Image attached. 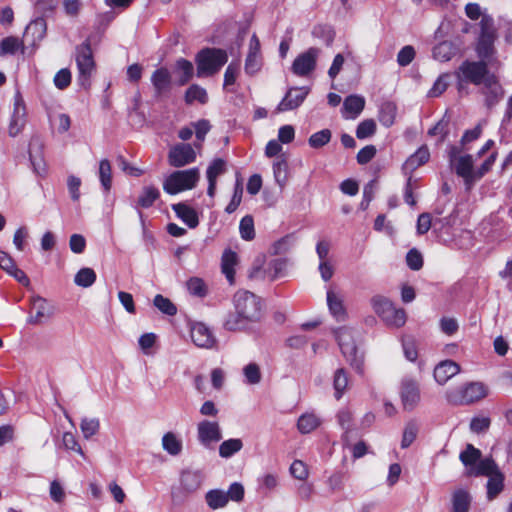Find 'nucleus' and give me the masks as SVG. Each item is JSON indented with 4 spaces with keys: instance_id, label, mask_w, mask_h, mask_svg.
I'll use <instances>...</instances> for the list:
<instances>
[{
    "instance_id": "13",
    "label": "nucleus",
    "mask_w": 512,
    "mask_h": 512,
    "mask_svg": "<svg viewBox=\"0 0 512 512\" xmlns=\"http://www.w3.org/2000/svg\"><path fill=\"white\" fill-rule=\"evenodd\" d=\"M400 398L403 409L412 411L420 402V389L417 381L405 379L401 383Z\"/></svg>"
},
{
    "instance_id": "18",
    "label": "nucleus",
    "mask_w": 512,
    "mask_h": 512,
    "mask_svg": "<svg viewBox=\"0 0 512 512\" xmlns=\"http://www.w3.org/2000/svg\"><path fill=\"white\" fill-rule=\"evenodd\" d=\"M460 372V365L453 360H444L434 368V378L437 383L444 385L448 380Z\"/></svg>"
},
{
    "instance_id": "17",
    "label": "nucleus",
    "mask_w": 512,
    "mask_h": 512,
    "mask_svg": "<svg viewBox=\"0 0 512 512\" xmlns=\"http://www.w3.org/2000/svg\"><path fill=\"white\" fill-rule=\"evenodd\" d=\"M151 83L157 96L169 92L172 85L170 71L166 67L157 68L151 75Z\"/></svg>"
},
{
    "instance_id": "16",
    "label": "nucleus",
    "mask_w": 512,
    "mask_h": 512,
    "mask_svg": "<svg viewBox=\"0 0 512 512\" xmlns=\"http://www.w3.org/2000/svg\"><path fill=\"white\" fill-rule=\"evenodd\" d=\"M26 107L23 98L17 94L14 99V110L9 125V134L16 136L25 124Z\"/></svg>"
},
{
    "instance_id": "25",
    "label": "nucleus",
    "mask_w": 512,
    "mask_h": 512,
    "mask_svg": "<svg viewBox=\"0 0 512 512\" xmlns=\"http://www.w3.org/2000/svg\"><path fill=\"white\" fill-rule=\"evenodd\" d=\"M455 172L458 176L462 177L466 185L473 183L474 170L473 159L470 154L460 156L455 165Z\"/></svg>"
},
{
    "instance_id": "8",
    "label": "nucleus",
    "mask_w": 512,
    "mask_h": 512,
    "mask_svg": "<svg viewBox=\"0 0 512 512\" xmlns=\"http://www.w3.org/2000/svg\"><path fill=\"white\" fill-rule=\"evenodd\" d=\"M76 64L79 71V81L82 85L88 82L93 70L95 69V61L89 39L76 47Z\"/></svg>"
},
{
    "instance_id": "11",
    "label": "nucleus",
    "mask_w": 512,
    "mask_h": 512,
    "mask_svg": "<svg viewBox=\"0 0 512 512\" xmlns=\"http://www.w3.org/2000/svg\"><path fill=\"white\" fill-rule=\"evenodd\" d=\"M309 93L310 88L307 86L289 88L278 104L277 112H286L300 107Z\"/></svg>"
},
{
    "instance_id": "58",
    "label": "nucleus",
    "mask_w": 512,
    "mask_h": 512,
    "mask_svg": "<svg viewBox=\"0 0 512 512\" xmlns=\"http://www.w3.org/2000/svg\"><path fill=\"white\" fill-rule=\"evenodd\" d=\"M72 81V75L68 68L60 69L54 76L53 82L54 85L59 90H64L70 86Z\"/></svg>"
},
{
    "instance_id": "21",
    "label": "nucleus",
    "mask_w": 512,
    "mask_h": 512,
    "mask_svg": "<svg viewBox=\"0 0 512 512\" xmlns=\"http://www.w3.org/2000/svg\"><path fill=\"white\" fill-rule=\"evenodd\" d=\"M237 264V253L231 249H225L221 257V271L230 285L235 284V266Z\"/></svg>"
},
{
    "instance_id": "63",
    "label": "nucleus",
    "mask_w": 512,
    "mask_h": 512,
    "mask_svg": "<svg viewBox=\"0 0 512 512\" xmlns=\"http://www.w3.org/2000/svg\"><path fill=\"white\" fill-rule=\"evenodd\" d=\"M480 35L497 37L494 19L489 15H483L480 20Z\"/></svg>"
},
{
    "instance_id": "24",
    "label": "nucleus",
    "mask_w": 512,
    "mask_h": 512,
    "mask_svg": "<svg viewBox=\"0 0 512 512\" xmlns=\"http://www.w3.org/2000/svg\"><path fill=\"white\" fill-rule=\"evenodd\" d=\"M430 159V151L427 145L419 147L403 164L404 171L413 172L420 166L426 164Z\"/></svg>"
},
{
    "instance_id": "53",
    "label": "nucleus",
    "mask_w": 512,
    "mask_h": 512,
    "mask_svg": "<svg viewBox=\"0 0 512 512\" xmlns=\"http://www.w3.org/2000/svg\"><path fill=\"white\" fill-rule=\"evenodd\" d=\"M371 306L374 312L382 319L384 314H387V310L393 305V303L382 295H375L370 300Z\"/></svg>"
},
{
    "instance_id": "59",
    "label": "nucleus",
    "mask_w": 512,
    "mask_h": 512,
    "mask_svg": "<svg viewBox=\"0 0 512 512\" xmlns=\"http://www.w3.org/2000/svg\"><path fill=\"white\" fill-rule=\"evenodd\" d=\"M416 56V51L413 46H404L397 54V63L401 67H406L412 63Z\"/></svg>"
},
{
    "instance_id": "28",
    "label": "nucleus",
    "mask_w": 512,
    "mask_h": 512,
    "mask_svg": "<svg viewBox=\"0 0 512 512\" xmlns=\"http://www.w3.org/2000/svg\"><path fill=\"white\" fill-rule=\"evenodd\" d=\"M327 305L330 313L337 321H344L347 318V312L343 304V300L331 290L327 292Z\"/></svg>"
},
{
    "instance_id": "3",
    "label": "nucleus",
    "mask_w": 512,
    "mask_h": 512,
    "mask_svg": "<svg viewBox=\"0 0 512 512\" xmlns=\"http://www.w3.org/2000/svg\"><path fill=\"white\" fill-rule=\"evenodd\" d=\"M488 387L482 382H468L461 387L447 390L446 401L454 406L469 405L484 399Z\"/></svg>"
},
{
    "instance_id": "37",
    "label": "nucleus",
    "mask_w": 512,
    "mask_h": 512,
    "mask_svg": "<svg viewBox=\"0 0 512 512\" xmlns=\"http://www.w3.org/2000/svg\"><path fill=\"white\" fill-rule=\"evenodd\" d=\"M202 484V478L200 473L186 471L181 475V485L187 492H194L200 488Z\"/></svg>"
},
{
    "instance_id": "14",
    "label": "nucleus",
    "mask_w": 512,
    "mask_h": 512,
    "mask_svg": "<svg viewBox=\"0 0 512 512\" xmlns=\"http://www.w3.org/2000/svg\"><path fill=\"white\" fill-rule=\"evenodd\" d=\"M54 313L53 306L40 296L32 299L31 313L27 318V323L32 325L42 324L49 319Z\"/></svg>"
},
{
    "instance_id": "62",
    "label": "nucleus",
    "mask_w": 512,
    "mask_h": 512,
    "mask_svg": "<svg viewBox=\"0 0 512 512\" xmlns=\"http://www.w3.org/2000/svg\"><path fill=\"white\" fill-rule=\"evenodd\" d=\"M262 65V58L261 55H255V54H247L246 60H245V72L248 75H254L256 74Z\"/></svg>"
},
{
    "instance_id": "32",
    "label": "nucleus",
    "mask_w": 512,
    "mask_h": 512,
    "mask_svg": "<svg viewBox=\"0 0 512 512\" xmlns=\"http://www.w3.org/2000/svg\"><path fill=\"white\" fill-rule=\"evenodd\" d=\"M382 320L388 325L392 327H402L406 323V312L402 308H395L392 305L388 310L387 314H384Z\"/></svg>"
},
{
    "instance_id": "45",
    "label": "nucleus",
    "mask_w": 512,
    "mask_h": 512,
    "mask_svg": "<svg viewBox=\"0 0 512 512\" xmlns=\"http://www.w3.org/2000/svg\"><path fill=\"white\" fill-rule=\"evenodd\" d=\"M153 305L161 311L163 314L168 316H174L177 314L176 305L167 297L161 294H157L153 299Z\"/></svg>"
},
{
    "instance_id": "40",
    "label": "nucleus",
    "mask_w": 512,
    "mask_h": 512,
    "mask_svg": "<svg viewBox=\"0 0 512 512\" xmlns=\"http://www.w3.org/2000/svg\"><path fill=\"white\" fill-rule=\"evenodd\" d=\"M160 197L159 190L154 186L144 187L138 198L137 204L141 208L147 209Z\"/></svg>"
},
{
    "instance_id": "19",
    "label": "nucleus",
    "mask_w": 512,
    "mask_h": 512,
    "mask_svg": "<svg viewBox=\"0 0 512 512\" xmlns=\"http://www.w3.org/2000/svg\"><path fill=\"white\" fill-rule=\"evenodd\" d=\"M29 158L35 173L44 175L46 173V165L43 156V144L40 140L34 139L30 142Z\"/></svg>"
},
{
    "instance_id": "46",
    "label": "nucleus",
    "mask_w": 512,
    "mask_h": 512,
    "mask_svg": "<svg viewBox=\"0 0 512 512\" xmlns=\"http://www.w3.org/2000/svg\"><path fill=\"white\" fill-rule=\"evenodd\" d=\"M418 431L419 426L417 422L415 420L408 421L403 431L401 448H408L415 441Z\"/></svg>"
},
{
    "instance_id": "6",
    "label": "nucleus",
    "mask_w": 512,
    "mask_h": 512,
    "mask_svg": "<svg viewBox=\"0 0 512 512\" xmlns=\"http://www.w3.org/2000/svg\"><path fill=\"white\" fill-rule=\"evenodd\" d=\"M234 306L235 310L251 323L259 321L261 318V299L250 291H237L234 295Z\"/></svg>"
},
{
    "instance_id": "42",
    "label": "nucleus",
    "mask_w": 512,
    "mask_h": 512,
    "mask_svg": "<svg viewBox=\"0 0 512 512\" xmlns=\"http://www.w3.org/2000/svg\"><path fill=\"white\" fill-rule=\"evenodd\" d=\"M189 293L193 296L204 298L208 294V288L202 278L191 277L186 282Z\"/></svg>"
},
{
    "instance_id": "36",
    "label": "nucleus",
    "mask_w": 512,
    "mask_h": 512,
    "mask_svg": "<svg viewBox=\"0 0 512 512\" xmlns=\"http://www.w3.org/2000/svg\"><path fill=\"white\" fill-rule=\"evenodd\" d=\"M20 48L24 52L23 41L15 36L5 37L0 42V56L14 55Z\"/></svg>"
},
{
    "instance_id": "44",
    "label": "nucleus",
    "mask_w": 512,
    "mask_h": 512,
    "mask_svg": "<svg viewBox=\"0 0 512 512\" xmlns=\"http://www.w3.org/2000/svg\"><path fill=\"white\" fill-rule=\"evenodd\" d=\"M99 178L106 192H109L112 186V169L108 159H102L99 163Z\"/></svg>"
},
{
    "instance_id": "38",
    "label": "nucleus",
    "mask_w": 512,
    "mask_h": 512,
    "mask_svg": "<svg viewBox=\"0 0 512 512\" xmlns=\"http://www.w3.org/2000/svg\"><path fill=\"white\" fill-rule=\"evenodd\" d=\"M194 101L201 104H206L208 101L206 90L197 84H192L185 92L186 104H192Z\"/></svg>"
},
{
    "instance_id": "52",
    "label": "nucleus",
    "mask_w": 512,
    "mask_h": 512,
    "mask_svg": "<svg viewBox=\"0 0 512 512\" xmlns=\"http://www.w3.org/2000/svg\"><path fill=\"white\" fill-rule=\"evenodd\" d=\"M396 116V106L392 103H385L379 112V121L382 125L390 127L393 125Z\"/></svg>"
},
{
    "instance_id": "5",
    "label": "nucleus",
    "mask_w": 512,
    "mask_h": 512,
    "mask_svg": "<svg viewBox=\"0 0 512 512\" xmlns=\"http://www.w3.org/2000/svg\"><path fill=\"white\" fill-rule=\"evenodd\" d=\"M199 180V170L191 168L172 172L163 183V190L169 195L193 189Z\"/></svg>"
},
{
    "instance_id": "15",
    "label": "nucleus",
    "mask_w": 512,
    "mask_h": 512,
    "mask_svg": "<svg viewBox=\"0 0 512 512\" xmlns=\"http://www.w3.org/2000/svg\"><path fill=\"white\" fill-rule=\"evenodd\" d=\"M198 439L204 446L222 439V433L218 422L203 420L197 426Z\"/></svg>"
},
{
    "instance_id": "55",
    "label": "nucleus",
    "mask_w": 512,
    "mask_h": 512,
    "mask_svg": "<svg viewBox=\"0 0 512 512\" xmlns=\"http://www.w3.org/2000/svg\"><path fill=\"white\" fill-rule=\"evenodd\" d=\"M80 428L84 438L89 439L98 433L100 422L97 418H84L80 423Z\"/></svg>"
},
{
    "instance_id": "43",
    "label": "nucleus",
    "mask_w": 512,
    "mask_h": 512,
    "mask_svg": "<svg viewBox=\"0 0 512 512\" xmlns=\"http://www.w3.org/2000/svg\"><path fill=\"white\" fill-rule=\"evenodd\" d=\"M162 446L170 455H178L182 450V443L172 432H167L162 438Z\"/></svg>"
},
{
    "instance_id": "51",
    "label": "nucleus",
    "mask_w": 512,
    "mask_h": 512,
    "mask_svg": "<svg viewBox=\"0 0 512 512\" xmlns=\"http://www.w3.org/2000/svg\"><path fill=\"white\" fill-rule=\"evenodd\" d=\"M377 130L376 122L373 119L361 121L356 128V137L360 140L372 137Z\"/></svg>"
},
{
    "instance_id": "10",
    "label": "nucleus",
    "mask_w": 512,
    "mask_h": 512,
    "mask_svg": "<svg viewBox=\"0 0 512 512\" xmlns=\"http://www.w3.org/2000/svg\"><path fill=\"white\" fill-rule=\"evenodd\" d=\"M196 160V153L190 144L179 143L171 147L168 162L172 167H183Z\"/></svg>"
},
{
    "instance_id": "47",
    "label": "nucleus",
    "mask_w": 512,
    "mask_h": 512,
    "mask_svg": "<svg viewBox=\"0 0 512 512\" xmlns=\"http://www.w3.org/2000/svg\"><path fill=\"white\" fill-rule=\"evenodd\" d=\"M348 385V376L346 371L343 368H339L335 371L334 379H333V387L335 390V398L339 400L346 387Z\"/></svg>"
},
{
    "instance_id": "39",
    "label": "nucleus",
    "mask_w": 512,
    "mask_h": 512,
    "mask_svg": "<svg viewBox=\"0 0 512 512\" xmlns=\"http://www.w3.org/2000/svg\"><path fill=\"white\" fill-rule=\"evenodd\" d=\"M96 273L92 268H81L74 277V282L77 286L88 288L96 281Z\"/></svg>"
},
{
    "instance_id": "9",
    "label": "nucleus",
    "mask_w": 512,
    "mask_h": 512,
    "mask_svg": "<svg viewBox=\"0 0 512 512\" xmlns=\"http://www.w3.org/2000/svg\"><path fill=\"white\" fill-rule=\"evenodd\" d=\"M319 49L315 47L309 48L307 51L299 54L292 64V72L297 76H307L316 67V61Z\"/></svg>"
},
{
    "instance_id": "22",
    "label": "nucleus",
    "mask_w": 512,
    "mask_h": 512,
    "mask_svg": "<svg viewBox=\"0 0 512 512\" xmlns=\"http://www.w3.org/2000/svg\"><path fill=\"white\" fill-rule=\"evenodd\" d=\"M172 209L176 216L180 218L189 228L194 229L199 225L198 213L189 205L180 202L173 204Z\"/></svg>"
},
{
    "instance_id": "41",
    "label": "nucleus",
    "mask_w": 512,
    "mask_h": 512,
    "mask_svg": "<svg viewBox=\"0 0 512 512\" xmlns=\"http://www.w3.org/2000/svg\"><path fill=\"white\" fill-rule=\"evenodd\" d=\"M243 447L241 439L232 438L223 441L219 446V455L222 458H229L235 453L239 452Z\"/></svg>"
},
{
    "instance_id": "56",
    "label": "nucleus",
    "mask_w": 512,
    "mask_h": 512,
    "mask_svg": "<svg viewBox=\"0 0 512 512\" xmlns=\"http://www.w3.org/2000/svg\"><path fill=\"white\" fill-rule=\"evenodd\" d=\"M226 171V162L222 158H215L207 168V179L216 180L217 177Z\"/></svg>"
},
{
    "instance_id": "35",
    "label": "nucleus",
    "mask_w": 512,
    "mask_h": 512,
    "mask_svg": "<svg viewBox=\"0 0 512 512\" xmlns=\"http://www.w3.org/2000/svg\"><path fill=\"white\" fill-rule=\"evenodd\" d=\"M206 502L211 509L223 508L228 503V495L219 489L210 490L205 496Z\"/></svg>"
},
{
    "instance_id": "64",
    "label": "nucleus",
    "mask_w": 512,
    "mask_h": 512,
    "mask_svg": "<svg viewBox=\"0 0 512 512\" xmlns=\"http://www.w3.org/2000/svg\"><path fill=\"white\" fill-rule=\"evenodd\" d=\"M377 149L374 145H366L362 149H360L356 155V160L358 164L365 165L369 163L376 155Z\"/></svg>"
},
{
    "instance_id": "4",
    "label": "nucleus",
    "mask_w": 512,
    "mask_h": 512,
    "mask_svg": "<svg viewBox=\"0 0 512 512\" xmlns=\"http://www.w3.org/2000/svg\"><path fill=\"white\" fill-rule=\"evenodd\" d=\"M492 73L489 72L486 60L479 61L465 60L461 63L458 70L455 72L457 78V88L461 90L464 84L471 83L476 86L483 84L488 76Z\"/></svg>"
},
{
    "instance_id": "23",
    "label": "nucleus",
    "mask_w": 512,
    "mask_h": 512,
    "mask_svg": "<svg viewBox=\"0 0 512 512\" xmlns=\"http://www.w3.org/2000/svg\"><path fill=\"white\" fill-rule=\"evenodd\" d=\"M174 73L176 74V84L178 86L186 85L194 75V66L191 61L185 58H179L175 62Z\"/></svg>"
},
{
    "instance_id": "61",
    "label": "nucleus",
    "mask_w": 512,
    "mask_h": 512,
    "mask_svg": "<svg viewBox=\"0 0 512 512\" xmlns=\"http://www.w3.org/2000/svg\"><path fill=\"white\" fill-rule=\"evenodd\" d=\"M288 164L285 159L277 160L273 164V173L278 184L283 185L287 180Z\"/></svg>"
},
{
    "instance_id": "60",
    "label": "nucleus",
    "mask_w": 512,
    "mask_h": 512,
    "mask_svg": "<svg viewBox=\"0 0 512 512\" xmlns=\"http://www.w3.org/2000/svg\"><path fill=\"white\" fill-rule=\"evenodd\" d=\"M406 263L411 270L418 271L423 267V256L416 248H412L406 255Z\"/></svg>"
},
{
    "instance_id": "48",
    "label": "nucleus",
    "mask_w": 512,
    "mask_h": 512,
    "mask_svg": "<svg viewBox=\"0 0 512 512\" xmlns=\"http://www.w3.org/2000/svg\"><path fill=\"white\" fill-rule=\"evenodd\" d=\"M332 133L329 129H322L318 132L313 133L309 139L308 143L310 147L314 149H319L326 144H328L331 140Z\"/></svg>"
},
{
    "instance_id": "49",
    "label": "nucleus",
    "mask_w": 512,
    "mask_h": 512,
    "mask_svg": "<svg viewBox=\"0 0 512 512\" xmlns=\"http://www.w3.org/2000/svg\"><path fill=\"white\" fill-rule=\"evenodd\" d=\"M245 382L249 385H256L262 379V373L258 364L252 362L243 368Z\"/></svg>"
},
{
    "instance_id": "54",
    "label": "nucleus",
    "mask_w": 512,
    "mask_h": 512,
    "mask_svg": "<svg viewBox=\"0 0 512 512\" xmlns=\"http://www.w3.org/2000/svg\"><path fill=\"white\" fill-rule=\"evenodd\" d=\"M242 196H243L242 182L239 179H237L235 186H234V192H233L232 198H231L229 204L226 206L225 212L228 214L234 213L237 210V208L239 207V205L241 204Z\"/></svg>"
},
{
    "instance_id": "1",
    "label": "nucleus",
    "mask_w": 512,
    "mask_h": 512,
    "mask_svg": "<svg viewBox=\"0 0 512 512\" xmlns=\"http://www.w3.org/2000/svg\"><path fill=\"white\" fill-rule=\"evenodd\" d=\"M469 476H487V498L495 499L504 489V474L492 457H486L479 462L476 468L470 470Z\"/></svg>"
},
{
    "instance_id": "27",
    "label": "nucleus",
    "mask_w": 512,
    "mask_h": 512,
    "mask_svg": "<svg viewBox=\"0 0 512 512\" xmlns=\"http://www.w3.org/2000/svg\"><path fill=\"white\" fill-rule=\"evenodd\" d=\"M451 502V512H469L472 497L466 489L460 488L453 492Z\"/></svg>"
},
{
    "instance_id": "2",
    "label": "nucleus",
    "mask_w": 512,
    "mask_h": 512,
    "mask_svg": "<svg viewBox=\"0 0 512 512\" xmlns=\"http://www.w3.org/2000/svg\"><path fill=\"white\" fill-rule=\"evenodd\" d=\"M227 52L220 48L206 47L195 56L198 77L213 76L227 63Z\"/></svg>"
},
{
    "instance_id": "12",
    "label": "nucleus",
    "mask_w": 512,
    "mask_h": 512,
    "mask_svg": "<svg viewBox=\"0 0 512 512\" xmlns=\"http://www.w3.org/2000/svg\"><path fill=\"white\" fill-rule=\"evenodd\" d=\"M190 336L193 343L200 348L211 349L217 344L213 332L202 322H195L191 325Z\"/></svg>"
},
{
    "instance_id": "20",
    "label": "nucleus",
    "mask_w": 512,
    "mask_h": 512,
    "mask_svg": "<svg viewBox=\"0 0 512 512\" xmlns=\"http://www.w3.org/2000/svg\"><path fill=\"white\" fill-rule=\"evenodd\" d=\"M484 85L485 102L488 107L495 105L502 97L503 91L497 77L494 74L488 76Z\"/></svg>"
},
{
    "instance_id": "30",
    "label": "nucleus",
    "mask_w": 512,
    "mask_h": 512,
    "mask_svg": "<svg viewBox=\"0 0 512 512\" xmlns=\"http://www.w3.org/2000/svg\"><path fill=\"white\" fill-rule=\"evenodd\" d=\"M46 34V23L44 19H36L32 21L25 29L24 38L28 39V37L32 36V45H35L36 42L41 41Z\"/></svg>"
},
{
    "instance_id": "33",
    "label": "nucleus",
    "mask_w": 512,
    "mask_h": 512,
    "mask_svg": "<svg viewBox=\"0 0 512 512\" xmlns=\"http://www.w3.org/2000/svg\"><path fill=\"white\" fill-rule=\"evenodd\" d=\"M496 37L494 36H481L479 35L476 52L480 59L487 60L494 53V42Z\"/></svg>"
},
{
    "instance_id": "34",
    "label": "nucleus",
    "mask_w": 512,
    "mask_h": 512,
    "mask_svg": "<svg viewBox=\"0 0 512 512\" xmlns=\"http://www.w3.org/2000/svg\"><path fill=\"white\" fill-rule=\"evenodd\" d=\"M365 107V100L363 97L358 95H350L346 97L343 103V109L351 114V117L354 118L358 116Z\"/></svg>"
},
{
    "instance_id": "50",
    "label": "nucleus",
    "mask_w": 512,
    "mask_h": 512,
    "mask_svg": "<svg viewBox=\"0 0 512 512\" xmlns=\"http://www.w3.org/2000/svg\"><path fill=\"white\" fill-rule=\"evenodd\" d=\"M239 231L241 238L246 241L255 238L254 220L251 215H246L240 220Z\"/></svg>"
},
{
    "instance_id": "57",
    "label": "nucleus",
    "mask_w": 512,
    "mask_h": 512,
    "mask_svg": "<svg viewBox=\"0 0 512 512\" xmlns=\"http://www.w3.org/2000/svg\"><path fill=\"white\" fill-rule=\"evenodd\" d=\"M337 420L339 425L345 430L343 441L345 445H348L347 434L351 430L353 415L348 409H342L337 414Z\"/></svg>"
},
{
    "instance_id": "26",
    "label": "nucleus",
    "mask_w": 512,
    "mask_h": 512,
    "mask_svg": "<svg viewBox=\"0 0 512 512\" xmlns=\"http://www.w3.org/2000/svg\"><path fill=\"white\" fill-rule=\"evenodd\" d=\"M482 453L481 451L474 447V445L468 443L466 445L465 450H463L460 455L459 459L462 462V464L467 468V475L469 476L470 470L476 468V466L479 464L481 459Z\"/></svg>"
},
{
    "instance_id": "31",
    "label": "nucleus",
    "mask_w": 512,
    "mask_h": 512,
    "mask_svg": "<svg viewBox=\"0 0 512 512\" xmlns=\"http://www.w3.org/2000/svg\"><path fill=\"white\" fill-rule=\"evenodd\" d=\"M321 420L314 413H304L297 421V428L301 434H308L317 429Z\"/></svg>"
},
{
    "instance_id": "7",
    "label": "nucleus",
    "mask_w": 512,
    "mask_h": 512,
    "mask_svg": "<svg viewBox=\"0 0 512 512\" xmlns=\"http://www.w3.org/2000/svg\"><path fill=\"white\" fill-rule=\"evenodd\" d=\"M335 337L341 352L350 365L359 373H363V359L357 356V347L351 333L346 328H340L335 332Z\"/></svg>"
},
{
    "instance_id": "29",
    "label": "nucleus",
    "mask_w": 512,
    "mask_h": 512,
    "mask_svg": "<svg viewBox=\"0 0 512 512\" xmlns=\"http://www.w3.org/2000/svg\"><path fill=\"white\" fill-rule=\"evenodd\" d=\"M250 323V321L235 310V312H231L226 316L223 327L227 331L237 332L246 329Z\"/></svg>"
}]
</instances>
